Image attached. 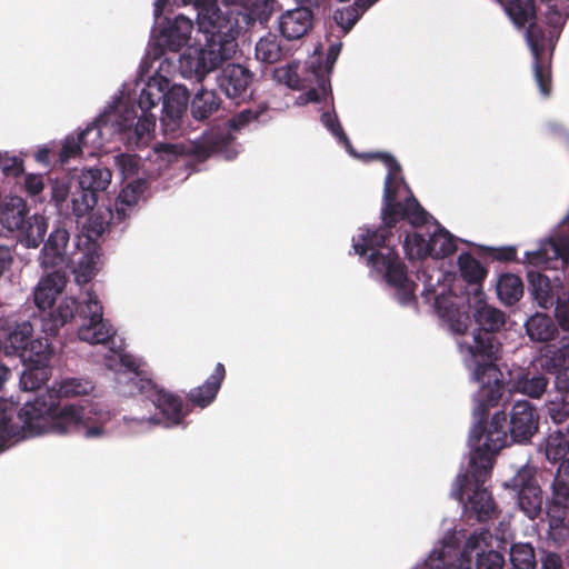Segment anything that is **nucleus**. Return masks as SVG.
Here are the masks:
<instances>
[{
	"label": "nucleus",
	"mask_w": 569,
	"mask_h": 569,
	"mask_svg": "<svg viewBox=\"0 0 569 569\" xmlns=\"http://www.w3.org/2000/svg\"><path fill=\"white\" fill-rule=\"evenodd\" d=\"M96 383L87 377H66L56 381L46 396H51L57 402L58 398L73 399L93 395Z\"/></svg>",
	"instance_id": "nucleus-27"
},
{
	"label": "nucleus",
	"mask_w": 569,
	"mask_h": 569,
	"mask_svg": "<svg viewBox=\"0 0 569 569\" xmlns=\"http://www.w3.org/2000/svg\"><path fill=\"white\" fill-rule=\"evenodd\" d=\"M13 262V256L8 247L0 246V277L8 271Z\"/></svg>",
	"instance_id": "nucleus-58"
},
{
	"label": "nucleus",
	"mask_w": 569,
	"mask_h": 569,
	"mask_svg": "<svg viewBox=\"0 0 569 569\" xmlns=\"http://www.w3.org/2000/svg\"><path fill=\"white\" fill-rule=\"evenodd\" d=\"M219 104L220 101L214 91L201 89L191 101V113L196 119L202 120L217 111Z\"/></svg>",
	"instance_id": "nucleus-43"
},
{
	"label": "nucleus",
	"mask_w": 569,
	"mask_h": 569,
	"mask_svg": "<svg viewBox=\"0 0 569 569\" xmlns=\"http://www.w3.org/2000/svg\"><path fill=\"white\" fill-rule=\"evenodd\" d=\"M53 350L48 338L40 337L29 342L28 348L21 353L23 363L32 366L50 367Z\"/></svg>",
	"instance_id": "nucleus-39"
},
{
	"label": "nucleus",
	"mask_w": 569,
	"mask_h": 569,
	"mask_svg": "<svg viewBox=\"0 0 569 569\" xmlns=\"http://www.w3.org/2000/svg\"><path fill=\"white\" fill-rule=\"evenodd\" d=\"M503 415V430L507 433V443L509 440L525 443L528 442L532 436L538 431L539 416L533 406L527 400H519L512 406L510 413V429L507 431V416L502 411L496 412L492 418L497 415Z\"/></svg>",
	"instance_id": "nucleus-17"
},
{
	"label": "nucleus",
	"mask_w": 569,
	"mask_h": 569,
	"mask_svg": "<svg viewBox=\"0 0 569 569\" xmlns=\"http://www.w3.org/2000/svg\"><path fill=\"white\" fill-rule=\"evenodd\" d=\"M458 266L461 273V277L465 281L469 283L467 288L461 280L457 279L452 273L443 272L440 270L446 277L450 276L453 278L452 281H448L449 283L459 282L462 286V293L468 296L471 293L476 286H480V282L487 274L485 267L471 254L461 253L458 258Z\"/></svg>",
	"instance_id": "nucleus-29"
},
{
	"label": "nucleus",
	"mask_w": 569,
	"mask_h": 569,
	"mask_svg": "<svg viewBox=\"0 0 569 569\" xmlns=\"http://www.w3.org/2000/svg\"><path fill=\"white\" fill-rule=\"evenodd\" d=\"M541 2L545 6L546 22L551 28L548 39L535 23L529 24L526 38L535 59L533 73L536 82L540 93L543 97H548L551 90L550 71L547 67L542 66L541 60L547 47L550 50L553 49L560 31L569 17V0H541Z\"/></svg>",
	"instance_id": "nucleus-9"
},
{
	"label": "nucleus",
	"mask_w": 569,
	"mask_h": 569,
	"mask_svg": "<svg viewBox=\"0 0 569 569\" xmlns=\"http://www.w3.org/2000/svg\"><path fill=\"white\" fill-rule=\"evenodd\" d=\"M422 281L421 296L426 302H432L442 326L452 335L461 337L470 325L468 309H473V317L480 329L476 330L470 341L457 339L463 362L478 383L473 395V418H486L488 409L496 407L503 391V375L497 367L499 346L491 335L505 325V315L486 301L481 286H476L468 296L462 293L459 282L449 283L453 278L445 276L439 268H423L418 273Z\"/></svg>",
	"instance_id": "nucleus-3"
},
{
	"label": "nucleus",
	"mask_w": 569,
	"mask_h": 569,
	"mask_svg": "<svg viewBox=\"0 0 569 569\" xmlns=\"http://www.w3.org/2000/svg\"><path fill=\"white\" fill-rule=\"evenodd\" d=\"M527 335L532 341L548 342L556 338L558 328L553 320L545 315L537 312L532 315L525 323Z\"/></svg>",
	"instance_id": "nucleus-36"
},
{
	"label": "nucleus",
	"mask_w": 569,
	"mask_h": 569,
	"mask_svg": "<svg viewBox=\"0 0 569 569\" xmlns=\"http://www.w3.org/2000/svg\"><path fill=\"white\" fill-rule=\"evenodd\" d=\"M269 108L267 104H258L252 108L244 109L236 114L229 122V126L218 127L206 132L199 143L192 151L199 158H207L212 154L224 160L234 159L241 151L240 146L236 142L232 130H239L252 121L264 123L270 120ZM191 151L180 144L159 143L153 147L149 161L156 166L157 171H162L170 164L179 163L180 158Z\"/></svg>",
	"instance_id": "nucleus-7"
},
{
	"label": "nucleus",
	"mask_w": 569,
	"mask_h": 569,
	"mask_svg": "<svg viewBox=\"0 0 569 569\" xmlns=\"http://www.w3.org/2000/svg\"><path fill=\"white\" fill-rule=\"evenodd\" d=\"M81 310H86L83 300L78 303L72 297L63 298L46 320L44 330L51 335L56 333L59 328L73 319L76 312L80 315Z\"/></svg>",
	"instance_id": "nucleus-34"
},
{
	"label": "nucleus",
	"mask_w": 569,
	"mask_h": 569,
	"mask_svg": "<svg viewBox=\"0 0 569 569\" xmlns=\"http://www.w3.org/2000/svg\"><path fill=\"white\" fill-rule=\"evenodd\" d=\"M48 229L47 219L41 214L27 217L22 226L17 229L18 241L27 248H38L44 238Z\"/></svg>",
	"instance_id": "nucleus-33"
},
{
	"label": "nucleus",
	"mask_w": 569,
	"mask_h": 569,
	"mask_svg": "<svg viewBox=\"0 0 569 569\" xmlns=\"http://www.w3.org/2000/svg\"><path fill=\"white\" fill-rule=\"evenodd\" d=\"M98 258L93 250L88 249L81 253L77 262L72 260L67 270H72L79 284L87 283L96 274Z\"/></svg>",
	"instance_id": "nucleus-44"
},
{
	"label": "nucleus",
	"mask_w": 569,
	"mask_h": 569,
	"mask_svg": "<svg viewBox=\"0 0 569 569\" xmlns=\"http://www.w3.org/2000/svg\"><path fill=\"white\" fill-rule=\"evenodd\" d=\"M83 303L86 310L80 311L82 323L78 328V338L90 345H110L107 355H112V348L117 350L120 342L124 346L121 339L116 338L113 326L103 318V307L96 292L87 290Z\"/></svg>",
	"instance_id": "nucleus-11"
},
{
	"label": "nucleus",
	"mask_w": 569,
	"mask_h": 569,
	"mask_svg": "<svg viewBox=\"0 0 569 569\" xmlns=\"http://www.w3.org/2000/svg\"><path fill=\"white\" fill-rule=\"evenodd\" d=\"M545 455L552 463L569 460V427L549 433L545 441Z\"/></svg>",
	"instance_id": "nucleus-37"
},
{
	"label": "nucleus",
	"mask_w": 569,
	"mask_h": 569,
	"mask_svg": "<svg viewBox=\"0 0 569 569\" xmlns=\"http://www.w3.org/2000/svg\"><path fill=\"white\" fill-rule=\"evenodd\" d=\"M492 257L503 261H517V249L513 246L503 248H490Z\"/></svg>",
	"instance_id": "nucleus-57"
},
{
	"label": "nucleus",
	"mask_w": 569,
	"mask_h": 569,
	"mask_svg": "<svg viewBox=\"0 0 569 569\" xmlns=\"http://www.w3.org/2000/svg\"><path fill=\"white\" fill-rule=\"evenodd\" d=\"M72 246L70 244V232L67 222L56 227L49 234L40 252V263L43 268H52L67 271L72 262Z\"/></svg>",
	"instance_id": "nucleus-16"
},
{
	"label": "nucleus",
	"mask_w": 569,
	"mask_h": 569,
	"mask_svg": "<svg viewBox=\"0 0 569 569\" xmlns=\"http://www.w3.org/2000/svg\"><path fill=\"white\" fill-rule=\"evenodd\" d=\"M342 42L337 41L329 46L326 61L321 62L320 56L315 53L305 63L293 61L276 68L273 78L279 83L296 90H307L297 98L296 103L305 106L309 102H331V86L329 76L339 57Z\"/></svg>",
	"instance_id": "nucleus-8"
},
{
	"label": "nucleus",
	"mask_w": 569,
	"mask_h": 569,
	"mask_svg": "<svg viewBox=\"0 0 569 569\" xmlns=\"http://www.w3.org/2000/svg\"><path fill=\"white\" fill-rule=\"evenodd\" d=\"M66 282V273L60 270L49 272L41 278L33 291V301L37 308L43 311L51 308Z\"/></svg>",
	"instance_id": "nucleus-25"
},
{
	"label": "nucleus",
	"mask_w": 569,
	"mask_h": 569,
	"mask_svg": "<svg viewBox=\"0 0 569 569\" xmlns=\"http://www.w3.org/2000/svg\"><path fill=\"white\" fill-rule=\"evenodd\" d=\"M525 263L551 270L561 268L569 280V214L555 237L541 240L536 250L525 253Z\"/></svg>",
	"instance_id": "nucleus-12"
},
{
	"label": "nucleus",
	"mask_w": 569,
	"mask_h": 569,
	"mask_svg": "<svg viewBox=\"0 0 569 569\" xmlns=\"http://www.w3.org/2000/svg\"><path fill=\"white\" fill-rule=\"evenodd\" d=\"M79 218L84 219L81 222L82 230L87 232V237L90 240L100 237L111 224L123 222L116 219V209L113 208L112 210L109 207H99L97 209L93 207Z\"/></svg>",
	"instance_id": "nucleus-28"
},
{
	"label": "nucleus",
	"mask_w": 569,
	"mask_h": 569,
	"mask_svg": "<svg viewBox=\"0 0 569 569\" xmlns=\"http://www.w3.org/2000/svg\"><path fill=\"white\" fill-rule=\"evenodd\" d=\"M387 169L381 209L383 226L378 229L360 228L352 237L355 253L366 257L370 277L385 281L402 306L415 299L416 283L408 278L406 266L395 251L389 229L407 220L412 230L407 232L403 249L410 260L443 258L457 250V239L419 204L406 183L399 162L389 153H376Z\"/></svg>",
	"instance_id": "nucleus-1"
},
{
	"label": "nucleus",
	"mask_w": 569,
	"mask_h": 569,
	"mask_svg": "<svg viewBox=\"0 0 569 569\" xmlns=\"http://www.w3.org/2000/svg\"><path fill=\"white\" fill-rule=\"evenodd\" d=\"M251 72L240 64H228L218 77L219 88L236 103L244 101L249 97Z\"/></svg>",
	"instance_id": "nucleus-23"
},
{
	"label": "nucleus",
	"mask_w": 569,
	"mask_h": 569,
	"mask_svg": "<svg viewBox=\"0 0 569 569\" xmlns=\"http://www.w3.org/2000/svg\"><path fill=\"white\" fill-rule=\"evenodd\" d=\"M327 0H296V2L300 6L299 8H306L310 11L315 8H319L326 3Z\"/></svg>",
	"instance_id": "nucleus-62"
},
{
	"label": "nucleus",
	"mask_w": 569,
	"mask_h": 569,
	"mask_svg": "<svg viewBox=\"0 0 569 569\" xmlns=\"http://www.w3.org/2000/svg\"><path fill=\"white\" fill-rule=\"evenodd\" d=\"M517 492V503L526 517L533 520L542 511V491L536 479V468L525 465L505 483Z\"/></svg>",
	"instance_id": "nucleus-14"
},
{
	"label": "nucleus",
	"mask_w": 569,
	"mask_h": 569,
	"mask_svg": "<svg viewBox=\"0 0 569 569\" xmlns=\"http://www.w3.org/2000/svg\"><path fill=\"white\" fill-rule=\"evenodd\" d=\"M111 171L93 167L81 171L79 189L72 193L71 206L76 217H81L97 204V193L107 190L111 183Z\"/></svg>",
	"instance_id": "nucleus-15"
},
{
	"label": "nucleus",
	"mask_w": 569,
	"mask_h": 569,
	"mask_svg": "<svg viewBox=\"0 0 569 569\" xmlns=\"http://www.w3.org/2000/svg\"><path fill=\"white\" fill-rule=\"evenodd\" d=\"M117 412L100 401L58 406L51 396H39L17 411L13 400L0 401V452L13 443L36 436L77 435L97 441L112 435Z\"/></svg>",
	"instance_id": "nucleus-4"
},
{
	"label": "nucleus",
	"mask_w": 569,
	"mask_h": 569,
	"mask_svg": "<svg viewBox=\"0 0 569 569\" xmlns=\"http://www.w3.org/2000/svg\"><path fill=\"white\" fill-rule=\"evenodd\" d=\"M116 164L123 178L128 179L138 172L140 158L136 154L122 153L116 157Z\"/></svg>",
	"instance_id": "nucleus-53"
},
{
	"label": "nucleus",
	"mask_w": 569,
	"mask_h": 569,
	"mask_svg": "<svg viewBox=\"0 0 569 569\" xmlns=\"http://www.w3.org/2000/svg\"><path fill=\"white\" fill-rule=\"evenodd\" d=\"M505 11L517 27H523L535 17L533 0H510Z\"/></svg>",
	"instance_id": "nucleus-48"
},
{
	"label": "nucleus",
	"mask_w": 569,
	"mask_h": 569,
	"mask_svg": "<svg viewBox=\"0 0 569 569\" xmlns=\"http://www.w3.org/2000/svg\"><path fill=\"white\" fill-rule=\"evenodd\" d=\"M29 208L24 199L18 196L9 197L0 206V223L9 231H16L28 217Z\"/></svg>",
	"instance_id": "nucleus-35"
},
{
	"label": "nucleus",
	"mask_w": 569,
	"mask_h": 569,
	"mask_svg": "<svg viewBox=\"0 0 569 569\" xmlns=\"http://www.w3.org/2000/svg\"><path fill=\"white\" fill-rule=\"evenodd\" d=\"M226 370L222 363H217L213 372L208 377L203 385L192 389L189 392L190 401L200 408H206L216 398L221 383L224 379Z\"/></svg>",
	"instance_id": "nucleus-31"
},
{
	"label": "nucleus",
	"mask_w": 569,
	"mask_h": 569,
	"mask_svg": "<svg viewBox=\"0 0 569 569\" xmlns=\"http://www.w3.org/2000/svg\"><path fill=\"white\" fill-rule=\"evenodd\" d=\"M321 122L338 140V142L342 143L347 151L351 152L350 141L340 126L337 114L335 112L326 111L321 114Z\"/></svg>",
	"instance_id": "nucleus-51"
},
{
	"label": "nucleus",
	"mask_w": 569,
	"mask_h": 569,
	"mask_svg": "<svg viewBox=\"0 0 569 569\" xmlns=\"http://www.w3.org/2000/svg\"><path fill=\"white\" fill-rule=\"evenodd\" d=\"M542 569H562V561L557 553H547L542 560Z\"/></svg>",
	"instance_id": "nucleus-59"
},
{
	"label": "nucleus",
	"mask_w": 569,
	"mask_h": 569,
	"mask_svg": "<svg viewBox=\"0 0 569 569\" xmlns=\"http://www.w3.org/2000/svg\"><path fill=\"white\" fill-rule=\"evenodd\" d=\"M73 192H71V183L70 180L66 177L57 178L51 186V196L52 200L56 202L58 207H62L63 202L68 199V197Z\"/></svg>",
	"instance_id": "nucleus-54"
},
{
	"label": "nucleus",
	"mask_w": 569,
	"mask_h": 569,
	"mask_svg": "<svg viewBox=\"0 0 569 569\" xmlns=\"http://www.w3.org/2000/svg\"><path fill=\"white\" fill-rule=\"evenodd\" d=\"M26 369L20 376V386L23 390H34L46 383L51 376V368L24 363Z\"/></svg>",
	"instance_id": "nucleus-47"
},
{
	"label": "nucleus",
	"mask_w": 569,
	"mask_h": 569,
	"mask_svg": "<svg viewBox=\"0 0 569 569\" xmlns=\"http://www.w3.org/2000/svg\"><path fill=\"white\" fill-rule=\"evenodd\" d=\"M492 536L488 529L475 530L466 540V552L476 553V569H502L505 558L492 548Z\"/></svg>",
	"instance_id": "nucleus-19"
},
{
	"label": "nucleus",
	"mask_w": 569,
	"mask_h": 569,
	"mask_svg": "<svg viewBox=\"0 0 569 569\" xmlns=\"http://www.w3.org/2000/svg\"><path fill=\"white\" fill-rule=\"evenodd\" d=\"M559 393L546 403L550 419L559 425L569 418V369L557 377Z\"/></svg>",
	"instance_id": "nucleus-32"
},
{
	"label": "nucleus",
	"mask_w": 569,
	"mask_h": 569,
	"mask_svg": "<svg viewBox=\"0 0 569 569\" xmlns=\"http://www.w3.org/2000/svg\"><path fill=\"white\" fill-rule=\"evenodd\" d=\"M193 29L192 20L183 14L167 18L159 24L156 33L157 43L169 51L178 52L189 44Z\"/></svg>",
	"instance_id": "nucleus-18"
},
{
	"label": "nucleus",
	"mask_w": 569,
	"mask_h": 569,
	"mask_svg": "<svg viewBox=\"0 0 569 569\" xmlns=\"http://www.w3.org/2000/svg\"><path fill=\"white\" fill-rule=\"evenodd\" d=\"M369 8H365L356 2L341 6L333 12L335 22L341 28L342 32L348 33L357 21L363 16Z\"/></svg>",
	"instance_id": "nucleus-45"
},
{
	"label": "nucleus",
	"mask_w": 569,
	"mask_h": 569,
	"mask_svg": "<svg viewBox=\"0 0 569 569\" xmlns=\"http://www.w3.org/2000/svg\"><path fill=\"white\" fill-rule=\"evenodd\" d=\"M193 4L198 11V29L203 42L189 47L179 59L180 72L184 78L201 82L209 73L231 60L237 50L239 33L254 23L256 0H181Z\"/></svg>",
	"instance_id": "nucleus-5"
},
{
	"label": "nucleus",
	"mask_w": 569,
	"mask_h": 569,
	"mask_svg": "<svg viewBox=\"0 0 569 569\" xmlns=\"http://www.w3.org/2000/svg\"><path fill=\"white\" fill-rule=\"evenodd\" d=\"M569 503V459L559 465L552 482V495L546 505L551 527L561 523L568 513Z\"/></svg>",
	"instance_id": "nucleus-21"
},
{
	"label": "nucleus",
	"mask_w": 569,
	"mask_h": 569,
	"mask_svg": "<svg viewBox=\"0 0 569 569\" xmlns=\"http://www.w3.org/2000/svg\"><path fill=\"white\" fill-rule=\"evenodd\" d=\"M513 537L510 521L506 518L499 521L496 528V540L500 545H507Z\"/></svg>",
	"instance_id": "nucleus-56"
},
{
	"label": "nucleus",
	"mask_w": 569,
	"mask_h": 569,
	"mask_svg": "<svg viewBox=\"0 0 569 569\" xmlns=\"http://www.w3.org/2000/svg\"><path fill=\"white\" fill-rule=\"evenodd\" d=\"M548 383L543 375L528 371L516 378L513 388L528 397L540 398L546 392Z\"/></svg>",
	"instance_id": "nucleus-41"
},
{
	"label": "nucleus",
	"mask_w": 569,
	"mask_h": 569,
	"mask_svg": "<svg viewBox=\"0 0 569 569\" xmlns=\"http://www.w3.org/2000/svg\"><path fill=\"white\" fill-rule=\"evenodd\" d=\"M34 158L38 162L48 164L49 160H50L49 147L44 146V147L39 148L34 154Z\"/></svg>",
	"instance_id": "nucleus-61"
},
{
	"label": "nucleus",
	"mask_w": 569,
	"mask_h": 569,
	"mask_svg": "<svg viewBox=\"0 0 569 569\" xmlns=\"http://www.w3.org/2000/svg\"><path fill=\"white\" fill-rule=\"evenodd\" d=\"M520 262L528 269V280L533 299L543 309L552 307L555 303L553 288L549 278L539 271L547 270L548 268L529 266L525 263V258Z\"/></svg>",
	"instance_id": "nucleus-30"
},
{
	"label": "nucleus",
	"mask_w": 569,
	"mask_h": 569,
	"mask_svg": "<svg viewBox=\"0 0 569 569\" xmlns=\"http://www.w3.org/2000/svg\"><path fill=\"white\" fill-rule=\"evenodd\" d=\"M510 562L512 569H535L536 557L531 545L515 543L510 547Z\"/></svg>",
	"instance_id": "nucleus-49"
},
{
	"label": "nucleus",
	"mask_w": 569,
	"mask_h": 569,
	"mask_svg": "<svg viewBox=\"0 0 569 569\" xmlns=\"http://www.w3.org/2000/svg\"><path fill=\"white\" fill-rule=\"evenodd\" d=\"M172 68L168 59L161 60L158 70L143 82L138 96L136 88L140 86V79L124 82L91 123L77 136L64 139L60 161L64 163L78 156L96 157L112 141L128 147L147 144L156 127V116L151 110L160 101L163 102L160 118L163 132L174 134L180 129L189 96L186 87L170 86L168 74Z\"/></svg>",
	"instance_id": "nucleus-2"
},
{
	"label": "nucleus",
	"mask_w": 569,
	"mask_h": 569,
	"mask_svg": "<svg viewBox=\"0 0 569 569\" xmlns=\"http://www.w3.org/2000/svg\"><path fill=\"white\" fill-rule=\"evenodd\" d=\"M483 419L475 418L468 440V468L466 472L458 473L450 492L452 498L463 502L465 512L480 522L491 519L497 512L492 496L483 485L490 477L496 455L507 443L502 428L505 416H495L486 427L482 426Z\"/></svg>",
	"instance_id": "nucleus-6"
},
{
	"label": "nucleus",
	"mask_w": 569,
	"mask_h": 569,
	"mask_svg": "<svg viewBox=\"0 0 569 569\" xmlns=\"http://www.w3.org/2000/svg\"><path fill=\"white\" fill-rule=\"evenodd\" d=\"M565 365L569 363V336H563L557 345Z\"/></svg>",
	"instance_id": "nucleus-60"
},
{
	"label": "nucleus",
	"mask_w": 569,
	"mask_h": 569,
	"mask_svg": "<svg viewBox=\"0 0 569 569\" xmlns=\"http://www.w3.org/2000/svg\"><path fill=\"white\" fill-rule=\"evenodd\" d=\"M150 400L158 410L154 413L159 417V426L172 428L182 425L188 409L180 396L162 388H157L150 395Z\"/></svg>",
	"instance_id": "nucleus-20"
},
{
	"label": "nucleus",
	"mask_w": 569,
	"mask_h": 569,
	"mask_svg": "<svg viewBox=\"0 0 569 569\" xmlns=\"http://www.w3.org/2000/svg\"><path fill=\"white\" fill-rule=\"evenodd\" d=\"M112 355H104V366L116 373L118 392L122 396H136L153 392L158 387L153 385L147 363L139 357L128 353L120 342Z\"/></svg>",
	"instance_id": "nucleus-10"
},
{
	"label": "nucleus",
	"mask_w": 569,
	"mask_h": 569,
	"mask_svg": "<svg viewBox=\"0 0 569 569\" xmlns=\"http://www.w3.org/2000/svg\"><path fill=\"white\" fill-rule=\"evenodd\" d=\"M0 170L6 178H12L18 181L24 171L23 160L7 151H0Z\"/></svg>",
	"instance_id": "nucleus-50"
},
{
	"label": "nucleus",
	"mask_w": 569,
	"mask_h": 569,
	"mask_svg": "<svg viewBox=\"0 0 569 569\" xmlns=\"http://www.w3.org/2000/svg\"><path fill=\"white\" fill-rule=\"evenodd\" d=\"M555 317L560 328L569 332V300H557Z\"/></svg>",
	"instance_id": "nucleus-55"
},
{
	"label": "nucleus",
	"mask_w": 569,
	"mask_h": 569,
	"mask_svg": "<svg viewBox=\"0 0 569 569\" xmlns=\"http://www.w3.org/2000/svg\"><path fill=\"white\" fill-rule=\"evenodd\" d=\"M148 181L143 178H137L127 182L119 191L113 208L116 209V219L127 221L133 217L142 202L147 199Z\"/></svg>",
	"instance_id": "nucleus-22"
},
{
	"label": "nucleus",
	"mask_w": 569,
	"mask_h": 569,
	"mask_svg": "<svg viewBox=\"0 0 569 569\" xmlns=\"http://www.w3.org/2000/svg\"><path fill=\"white\" fill-rule=\"evenodd\" d=\"M523 293L521 279L512 273H505L499 277L497 282V295L505 305H513Z\"/></svg>",
	"instance_id": "nucleus-42"
},
{
	"label": "nucleus",
	"mask_w": 569,
	"mask_h": 569,
	"mask_svg": "<svg viewBox=\"0 0 569 569\" xmlns=\"http://www.w3.org/2000/svg\"><path fill=\"white\" fill-rule=\"evenodd\" d=\"M10 377V369L3 365H0V392L3 390L6 382L9 381Z\"/></svg>",
	"instance_id": "nucleus-63"
},
{
	"label": "nucleus",
	"mask_w": 569,
	"mask_h": 569,
	"mask_svg": "<svg viewBox=\"0 0 569 569\" xmlns=\"http://www.w3.org/2000/svg\"><path fill=\"white\" fill-rule=\"evenodd\" d=\"M17 182H22L23 190L30 197L39 196L44 189V177L40 173L22 174Z\"/></svg>",
	"instance_id": "nucleus-52"
},
{
	"label": "nucleus",
	"mask_w": 569,
	"mask_h": 569,
	"mask_svg": "<svg viewBox=\"0 0 569 569\" xmlns=\"http://www.w3.org/2000/svg\"><path fill=\"white\" fill-rule=\"evenodd\" d=\"M533 365L536 368L548 373H556L566 366L557 345H546L542 347Z\"/></svg>",
	"instance_id": "nucleus-46"
},
{
	"label": "nucleus",
	"mask_w": 569,
	"mask_h": 569,
	"mask_svg": "<svg viewBox=\"0 0 569 569\" xmlns=\"http://www.w3.org/2000/svg\"><path fill=\"white\" fill-rule=\"evenodd\" d=\"M119 427L128 437L143 436L159 427V417L151 411L144 412L139 406L121 417Z\"/></svg>",
	"instance_id": "nucleus-24"
},
{
	"label": "nucleus",
	"mask_w": 569,
	"mask_h": 569,
	"mask_svg": "<svg viewBox=\"0 0 569 569\" xmlns=\"http://www.w3.org/2000/svg\"><path fill=\"white\" fill-rule=\"evenodd\" d=\"M312 11L306 8H296L281 14L279 28L283 37L289 40L300 39L312 26Z\"/></svg>",
	"instance_id": "nucleus-26"
},
{
	"label": "nucleus",
	"mask_w": 569,
	"mask_h": 569,
	"mask_svg": "<svg viewBox=\"0 0 569 569\" xmlns=\"http://www.w3.org/2000/svg\"><path fill=\"white\" fill-rule=\"evenodd\" d=\"M168 0H153V16L156 20L160 18Z\"/></svg>",
	"instance_id": "nucleus-64"
},
{
	"label": "nucleus",
	"mask_w": 569,
	"mask_h": 569,
	"mask_svg": "<svg viewBox=\"0 0 569 569\" xmlns=\"http://www.w3.org/2000/svg\"><path fill=\"white\" fill-rule=\"evenodd\" d=\"M33 333V327L29 321H22L12 327L4 341V352L7 355L21 353L28 348L30 338Z\"/></svg>",
	"instance_id": "nucleus-38"
},
{
	"label": "nucleus",
	"mask_w": 569,
	"mask_h": 569,
	"mask_svg": "<svg viewBox=\"0 0 569 569\" xmlns=\"http://www.w3.org/2000/svg\"><path fill=\"white\" fill-rule=\"evenodd\" d=\"M462 531L448 529L435 543L428 558L413 569H471V557L466 552V545L460 549Z\"/></svg>",
	"instance_id": "nucleus-13"
},
{
	"label": "nucleus",
	"mask_w": 569,
	"mask_h": 569,
	"mask_svg": "<svg viewBox=\"0 0 569 569\" xmlns=\"http://www.w3.org/2000/svg\"><path fill=\"white\" fill-rule=\"evenodd\" d=\"M284 53L282 40L273 33L261 37L256 44V58L266 63L278 62Z\"/></svg>",
	"instance_id": "nucleus-40"
}]
</instances>
